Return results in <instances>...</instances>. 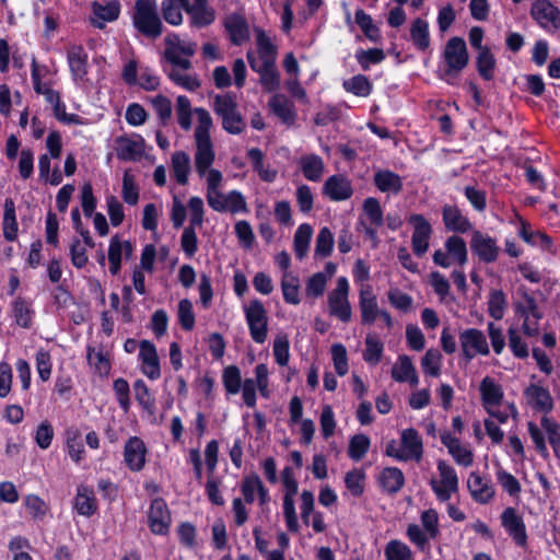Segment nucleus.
<instances>
[{"label": "nucleus", "mask_w": 560, "mask_h": 560, "mask_svg": "<svg viewBox=\"0 0 560 560\" xmlns=\"http://www.w3.org/2000/svg\"><path fill=\"white\" fill-rule=\"evenodd\" d=\"M247 59L252 70L260 75V83L265 90L268 92L276 91L280 85V77L276 65H264V62L256 60L250 52L247 55Z\"/></svg>", "instance_id": "14"}, {"label": "nucleus", "mask_w": 560, "mask_h": 560, "mask_svg": "<svg viewBox=\"0 0 560 560\" xmlns=\"http://www.w3.org/2000/svg\"><path fill=\"white\" fill-rule=\"evenodd\" d=\"M148 518L150 528L154 534L164 535L168 532L171 514L163 499L152 500Z\"/></svg>", "instance_id": "12"}, {"label": "nucleus", "mask_w": 560, "mask_h": 560, "mask_svg": "<svg viewBox=\"0 0 560 560\" xmlns=\"http://www.w3.org/2000/svg\"><path fill=\"white\" fill-rule=\"evenodd\" d=\"M172 170L176 182L186 185L190 171L189 155L183 151H177L172 155Z\"/></svg>", "instance_id": "38"}, {"label": "nucleus", "mask_w": 560, "mask_h": 560, "mask_svg": "<svg viewBox=\"0 0 560 560\" xmlns=\"http://www.w3.org/2000/svg\"><path fill=\"white\" fill-rule=\"evenodd\" d=\"M392 377L396 382H409L411 386H416L419 382L416 369L408 355H400L398 363L392 369Z\"/></svg>", "instance_id": "23"}, {"label": "nucleus", "mask_w": 560, "mask_h": 560, "mask_svg": "<svg viewBox=\"0 0 560 560\" xmlns=\"http://www.w3.org/2000/svg\"><path fill=\"white\" fill-rule=\"evenodd\" d=\"M442 354L436 349H429L421 359V366L425 374L439 376L441 373Z\"/></svg>", "instance_id": "46"}, {"label": "nucleus", "mask_w": 560, "mask_h": 560, "mask_svg": "<svg viewBox=\"0 0 560 560\" xmlns=\"http://www.w3.org/2000/svg\"><path fill=\"white\" fill-rule=\"evenodd\" d=\"M68 63L75 80L83 79L86 74L88 55L82 46H72L68 50Z\"/></svg>", "instance_id": "29"}, {"label": "nucleus", "mask_w": 560, "mask_h": 560, "mask_svg": "<svg viewBox=\"0 0 560 560\" xmlns=\"http://www.w3.org/2000/svg\"><path fill=\"white\" fill-rule=\"evenodd\" d=\"M283 299L287 303L296 305L300 303L299 280L290 275H284L281 282Z\"/></svg>", "instance_id": "50"}, {"label": "nucleus", "mask_w": 560, "mask_h": 560, "mask_svg": "<svg viewBox=\"0 0 560 560\" xmlns=\"http://www.w3.org/2000/svg\"><path fill=\"white\" fill-rule=\"evenodd\" d=\"M477 71L483 80L490 81L494 78L497 60L490 48L478 51L476 58Z\"/></svg>", "instance_id": "39"}, {"label": "nucleus", "mask_w": 560, "mask_h": 560, "mask_svg": "<svg viewBox=\"0 0 560 560\" xmlns=\"http://www.w3.org/2000/svg\"><path fill=\"white\" fill-rule=\"evenodd\" d=\"M145 453L147 448L143 441L137 436L130 438L124 450L127 466L133 471L141 470L145 463Z\"/></svg>", "instance_id": "17"}, {"label": "nucleus", "mask_w": 560, "mask_h": 560, "mask_svg": "<svg viewBox=\"0 0 560 560\" xmlns=\"http://www.w3.org/2000/svg\"><path fill=\"white\" fill-rule=\"evenodd\" d=\"M360 311L363 324H373L380 314L376 296L370 288L363 289L360 292Z\"/></svg>", "instance_id": "24"}, {"label": "nucleus", "mask_w": 560, "mask_h": 560, "mask_svg": "<svg viewBox=\"0 0 560 560\" xmlns=\"http://www.w3.org/2000/svg\"><path fill=\"white\" fill-rule=\"evenodd\" d=\"M3 236L7 241L13 242L18 235V222L15 218V206L11 198L4 201V214L2 221Z\"/></svg>", "instance_id": "36"}, {"label": "nucleus", "mask_w": 560, "mask_h": 560, "mask_svg": "<svg viewBox=\"0 0 560 560\" xmlns=\"http://www.w3.org/2000/svg\"><path fill=\"white\" fill-rule=\"evenodd\" d=\"M139 358L142 361V373L150 380H156L161 376L160 362L155 346L149 340H142L139 343Z\"/></svg>", "instance_id": "16"}, {"label": "nucleus", "mask_w": 560, "mask_h": 560, "mask_svg": "<svg viewBox=\"0 0 560 560\" xmlns=\"http://www.w3.org/2000/svg\"><path fill=\"white\" fill-rule=\"evenodd\" d=\"M524 395L528 405L547 416L553 409V399L550 392L537 384H530L526 387Z\"/></svg>", "instance_id": "13"}, {"label": "nucleus", "mask_w": 560, "mask_h": 560, "mask_svg": "<svg viewBox=\"0 0 560 560\" xmlns=\"http://www.w3.org/2000/svg\"><path fill=\"white\" fill-rule=\"evenodd\" d=\"M410 222L415 224L412 249L417 256H422L429 247L431 225L421 214L411 215Z\"/></svg>", "instance_id": "15"}, {"label": "nucleus", "mask_w": 560, "mask_h": 560, "mask_svg": "<svg viewBox=\"0 0 560 560\" xmlns=\"http://www.w3.org/2000/svg\"><path fill=\"white\" fill-rule=\"evenodd\" d=\"M383 349V343L376 337L368 335L363 352L364 361L373 365L377 364L382 359Z\"/></svg>", "instance_id": "45"}, {"label": "nucleus", "mask_w": 560, "mask_h": 560, "mask_svg": "<svg viewBox=\"0 0 560 560\" xmlns=\"http://www.w3.org/2000/svg\"><path fill=\"white\" fill-rule=\"evenodd\" d=\"M370 438L365 434H355L349 441L348 455L351 459L359 462L369 452Z\"/></svg>", "instance_id": "42"}, {"label": "nucleus", "mask_w": 560, "mask_h": 560, "mask_svg": "<svg viewBox=\"0 0 560 560\" xmlns=\"http://www.w3.org/2000/svg\"><path fill=\"white\" fill-rule=\"evenodd\" d=\"M116 154L122 161H137L143 154V141L135 140L128 137H118L116 139Z\"/></svg>", "instance_id": "20"}, {"label": "nucleus", "mask_w": 560, "mask_h": 560, "mask_svg": "<svg viewBox=\"0 0 560 560\" xmlns=\"http://www.w3.org/2000/svg\"><path fill=\"white\" fill-rule=\"evenodd\" d=\"M132 23L136 30L149 38H158L163 32L155 0H137L135 3Z\"/></svg>", "instance_id": "1"}, {"label": "nucleus", "mask_w": 560, "mask_h": 560, "mask_svg": "<svg viewBox=\"0 0 560 560\" xmlns=\"http://www.w3.org/2000/svg\"><path fill=\"white\" fill-rule=\"evenodd\" d=\"M410 39L419 50H425L430 46L429 23L421 18H417L410 25Z\"/></svg>", "instance_id": "31"}, {"label": "nucleus", "mask_w": 560, "mask_h": 560, "mask_svg": "<svg viewBox=\"0 0 560 560\" xmlns=\"http://www.w3.org/2000/svg\"><path fill=\"white\" fill-rule=\"evenodd\" d=\"M120 12V5L118 2L113 1L106 5L93 3V15L92 24L97 28H103L105 22H113L118 19Z\"/></svg>", "instance_id": "26"}, {"label": "nucleus", "mask_w": 560, "mask_h": 560, "mask_svg": "<svg viewBox=\"0 0 560 560\" xmlns=\"http://www.w3.org/2000/svg\"><path fill=\"white\" fill-rule=\"evenodd\" d=\"M24 504L32 517L36 521L44 520L47 512L49 511L47 503L36 494L26 495Z\"/></svg>", "instance_id": "51"}, {"label": "nucleus", "mask_w": 560, "mask_h": 560, "mask_svg": "<svg viewBox=\"0 0 560 560\" xmlns=\"http://www.w3.org/2000/svg\"><path fill=\"white\" fill-rule=\"evenodd\" d=\"M178 320L184 330H191L195 326V314L189 300L183 299L178 303Z\"/></svg>", "instance_id": "63"}, {"label": "nucleus", "mask_w": 560, "mask_h": 560, "mask_svg": "<svg viewBox=\"0 0 560 560\" xmlns=\"http://www.w3.org/2000/svg\"><path fill=\"white\" fill-rule=\"evenodd\" d=\"M541 428L545 430L548 436L549 444L551 445L556 455L560 448V424L553 419L544 416L540 421Z\"/></svg>", "instance_id": "49"}, {"label": "nucleus", "mask_w": 560, "mask_h": 560, "mask_svg": "<svg viewBox=\"0 0 560 560\" xmlns=\"http://www.w3.org/2000/svg\"><path fill=\"white\" fill-rule=\"evenodd\" d=\"M334 245V236L328 228H322L317 237L315 246V255L327 257L330 255Z\"/></svg>", "instance_id": "56"}, {"label": "nucleus", "mask_w": 560, "mask_h": 560, "mask_svg": "<svg viewBox=\"0 0 560 560\" xmlns=\"http://www.w3.org/2000/svg\"><path fill=\"white\" fill-rule=\"evenodd\" d=\"M182 4L178 0H164L162 2V13L164 20L172 25H179L183 22L180 12Z\"/></svg>", "instance_id": "53"}, {"label": "nucleus", "mask_w": 560, "mask_h": 560, "mask_svg": "<svg viewBox=\"0 0 560 560\" xmlns=\"http://www.w3.org/2000/svg\"><path fill=\"white\" fill-rule=\"evenodd\" d=\"M122 199L126 203L135 206L139 200V189L135 183L133 176L129 172H125L122 177Z\"/></svg>", "instance_id": "58"}, {"label": "nucleus", "mask_w": 560, "mask_h": 560, "mask_svg": "<svg viewBox=\"0 0 560 560\" xmlns=\"http://www.w3.org/2000/svg\"><path fill=\"white\" fill-rule=\"evenodd\" d=\"M213 110L222 119V127L226 132L240 135L245 129L246 122L238 113L236 101L231 94L217 95Z\"/></svg>", "instance_id": "2"}, {"label": "nucleus", "mask_w": 560, "mask_h": 560, "mask_svg": "<svg viewBox=\"0 0 560 560\" xmlns=\"http://www.w3.org/2000/svg\"><path fill=\"white\" fill-rule=\"evenodd\" d=\"M361 68L366 71L371 63H380L385 59V54L380 48H370L368 50H359L355 55Z\"/></svg>", "instance_id": "57"}, {"label": "nucleus", "mask_w": 560, "mask_h": 560, "mask_svg": "<svg viewBox=\"0 0 560 560\" xmlns=\"http://www.w3.org/2000/svg\"><path fill=\"white\" fill-rule=\"evenodd\" d=\"M501 523L515 544L524 547L527 544L526 526L514 508H506L501 514Z\"/></svg>", "instance_id": "10"}, {"label": "nucleus", "mask_w": 560, "mask_h": 560, "mask_svg": "<svg viewBox=\"0 0 560 560\" xmlns=\"http://www.w3.org/2000/svg\"><path fill=\"white\" fill-rule=\"evenodd\" d=\"M467 487L472 499L481 504H487L494 497L495 490L490 480L483 479L476 472H471L467 480Z\"/></svg>", "instance_id": "18"}, {"label": "nucleus", "mask_w": 560, "mask_h": 560, "mask_svg": "<svg viewBox=\"0 0 560 560\" xmlns=\"http://www.w3.org/2000/svg\"><path fill=\"white\" fill-rule=\"evenodd\" d=\"M275 115H277L284 124L292 125L295 120V112L293 103L283 95H275L269 101Z\"/></svg>", "instance_id": "32"}, {"label": "nucleus", "mask_w": 560, "mask_h": 560, "mask_svg": "<svg viewBox=\"0 0 560 560\" xmlns=\"http://www.w3.org/2000/svg\"><path fill=\"white\" fill-rule=\"evenodd\" d=\"M185 12L190 16V24L195 27H205L213 23L214 10L206 2L198 1L189 3L188 0H178Z\"/></svg>", "instance_id": "11"}, {"label": "nucleus", "mask_w": 560, "mask_h": 560, "mask_svg": "<svg viewBox=\"0 0 560 560\" xmlns=\"http://www.w3.org/2000/svg\"><path fill=\"white\" fill-rule=\"evenodd\" d=\"M506 306L505 295L502 290L492 291L488 302V311L494 319H501Z\"/></svg>", "instance_id": "59"}, {"label": "nucleus", "mask_w": 560, "mask_h": 560, "mask_svg": "<svg viewBox=\"0 0 560 560\" xmlns=\"http://www.w3.org/2000/svg\"><path fill=\"white\" fill-rule=\"evenodd\" d=\"M385 558L386 560H412V552L406 544L390 540L385 547Z\"/></svg>", "instance_id": "47"}, {"label": "nucleus", "mask_w": 560, "mask_h": 560, "mask_svg": "<svg viewBox=\"0 0 560 560\" xmlns=\"http://www.w3.org/2000/svg\"><path fill=\"white\" fill-rule=\"evenodd\" d=\"M382 489L390 494L397 493L405 483V476L397 467H386L380 475Z\"/></svg>", "instance_id": "30"}, {"label": "nucleus", "mask_w": 560, "mask_h": 560, "mask_svg": "<svg viewBox=\"0 0 560 560\" xmlns=\"http://www.w3.org/2000/svg\"><path fill=\"white\" fill-rule=\"evenodd\" d=\"M74 509L80 515L88 517L93 515L96 510L93 491L85 487H79L74 498Z\"/></svg>", "instance_id": "37"}, {"label": "nucleus", "mask_w": 560, "mask_h": 560, "mask_svg": "<svg viewBox=\"0 0 560 560\" xmlns=\"http://www.w3.org/2000/svg\"><path fill=\"white\" fill-rule=\"evenodd\" d=\"M443 222L448 231L465 233L470 230L469 220L462 214L455 206L446 205L443 207Z\"/></svg>", "instance_id": "22"}, {"label": "nucleus", "mask_w": 560, "mask_h": 560, "mask_svg": "<svg viewBox=\"0 0 560 560\" xmlns=\"http://www.w3.org/2000/svg\"><path fill=\"white\" fill-rule=\"evenodd\" d=\"M258 57L256 60L264 62V65L276 63L277 48L266 36L264 32L257 35Z\"/></svg>", "instance_id": "41"}, {"label": "nucleus", "mask_w": 560, "mask_h": 560, "mask_svg": "<svg viewBox=\"0 0 560 560\" xmlns=\"http://www.w3.org/2000/svg\"><path fill=\"white\" fill-rule=\"evenodd\" d=\"M459 345L463 355L470 361L476 355H488L490 353L486 335L477 328H468L459 334Z\"/></svg>", "instance_id": "6"}, {"label": "nucleus", "mask_w": 560, "mask_h": 560, "mask_svg": "<svg viewBox=\"0 0 560 560\" xmlns=\"http://www.w3.org/2000/svg\"><path fill=\"white\" fill-rule=\"evenodd\" d=\"M244 312L250 337L255 342L264 343L268 334V316L264 304L259 300H253Z\"/></svg>", "instance_id": "4"}, {"label": "nucleus", "mask_w": 560, "mask_h": 560, "mask_svg": "<svg viewBox=\"0 0 560 560\" xmlns=\"http://www.w3.org/2000/svg\"><path fill=\"white\" fill-rule=\"evenodd\" d=\"M323 192L334 201H341L351 197L352 187L342 175H332L325 182Z\"/></svg>", "instance_id": "19"}, {"label": "nucleus", "mask_w": 560, "mask_h": 560, "mask_svg": "<svg viewBox=\"0 0 560 560\" xmlns=\"http://www.w3.org/2000/svg\"><path fill=\"white\" fill-rule=\"evenodd\" d=\"M530 15L544 28H560V10L547 0L534 2Z\"/></svg>", "instance_id": "9"}, {"label": "nucleus", "mask_w": 560, "mask_h": 560, "mask_svg": "<svg viewBox=\"0 0 560 560\" xmlns=\"http://www.w3.org/2000/svg\"><path fill=\"white\" fill-rule=\"evenodd\" d=\"M151 104L160 118L161 122L165 125L172 116V103L164 95H156L151 98Z\"/></svg>", "instance_id": "64"}, {"label": "nucleus", "mask_w": 560, "mask_h": 560, "mask_svg": "<svg viewBox=\"0 0 560 560\" xmlns=\"http://www.w3.org/2000/svg\"><path fill=\"white\" fill-rule=\"evenodd\" d=\"M470 248L486 264L495 261L500 253V247L497 245L495 240L480 231L472 233Z\"/></svg>", "instance_id": "8"}, {"label": "nucleus", "mask_w": 560, "mask_h": 560, "mask_svg": "<svg viewBox=\"0 0 560 560\" xmlns=\"http://www.w3.org/2000/svg\"><path fill=\"white\" fill-rule=\"evenodd\" d=\"M313 230L310 224H301L294 234V252L299 259L305 257L308 250Z\"/></svg>", "instance_id": "40"}, {"label": "nucleus", "mask_w": 560, "mask_h": 560, "mask_svg": "<svg viewBox=\"0 0 560 560\" xmlns=\"http://www.w3.org/2000/svg\"><path fill=\"white\" fill-rule=\"evenodd\" d=\"M374 184L383 192L398 194L402 189L401 177L388 170L375 172Z\"/></svg>", "instance_id": "27"}, {"label": "nucleus", "mask_w": 560, "mask_h": 560, "mask_svg": "<svg viewBox=\"0 0 560 560\" xmlns=\"http://www.w3.org/2000/svg\"><path fill=\"white\" fill-rule=\"evenodd\" d=\"M349 283L345 277L337 280L336 288L328 294V307L330 315L343 323L351 319L352 311L348 300Z\"/></svg>", "instance_id": "5"}, {"label": "nucleus", "mask_w": 560, "mask_h": 560, "mask_svg": "<svg viewBox=\"0 0 560 560\" xmlns=\"http://www.w3.org/2000/svg\"><path fill=\"white\" fill-rule=\"evenodd\" d=\"M497 480L511 497H518L522 491L520 481L512 474L503 469L497 471Z\"/></svg>", "instance_id": "61"}, {"label": "nucleus", "mask_w": 560, "mask_h": 560, "mask_svg": "<svg viewBox=\"0 0 560 560\" xmlns=\"http://www.w3.org/2000/svg\"><path fill=\"white\" fill-rule=\"evenodd\" d=\"M223 385L229 394H237L241 388L242 378L241 371L235 365H230L224 369L222 375Z\"/></svg>", "instance_id": "52"}, {"label": "nucleus", "mask_w": 560, "mask_h": 560, "mask_svg": "<svg viewBox=\"0 0 560 560\" xmlns=\"http://www.w3.org/2000/svg\"><path fill=\"white\" fill-rule=\"evenodd\" d=\"M355 22L370 40H378V28L373 24L372 18L363 10L359 9L355 11Z\"/></svg>", "instance_id": "54"}, {"label": "nucleus", "mask_w": 560, "mask_h": 560, "mask_svg": "<svg viewBox=\"0 0 560 560\" xmlns=\"http://www.w3.org/2000/svg\"><path fill=\"white\" fill-rule=\"evenodd\" d=\"M401 446L408 455V459L412 458L419 462L422 457L423 445L419 433L412 429H406L401 432Z\"/></svg>", "instance_id": "25"}, {"label": "nucleus", "mask_w": 560, "mask_h": 560, "mask_svg": "<svg viewBox=\"0 0 560 560\" xmlns=\"http://www.w3.org/2000/svg\"><path fill=\"white\" fill-rule=\"evenodd\" d=\"M197 151L195 166L199 176H205L214 160V151L211 139L196 140Z\"/></svg>", "instance_id": "21"}, {"label": "nucleus", "mask_w": 560, "mask_h": 560, "mask_svg": "<svg viewBox=\"0 0 560 560\" xmlns=\"http://www.w3.org/2000/svg\"><path fill=\"white\" fill-rule=\"evenodd\" d=\"M304 176L312 182H318L324 172V162L316 154H308L301 158L300 161Z\"/></svg>", "instance_id": "35"}, {"label": "nucleus", "mask_w": 560, "mask_h": 560, "mask_svg": "<svg viewBox=\"0 0 560 560\" xmlns=\"http://www.w3.org/2000/svg\"><path fill=\"white\" fill-rule=\"evenodd\" d=\"M438 470L441 480L432 479L430 481L431 488L440 501H447L451 499L452 493L458 490V477L453 467L447 465L444 460H439Z\"/></svg>", "instance_id": "7"}, {"label": "nucleus", "mask_w": 560, "mask_h": 560, "mask_svg": "<svg viewBox=\"0 0 560 560\" xmlns=\"http://www.w3.org/2000/svg\"><path fill=\"white\" fill-rule=\"evenodd\" d=\"M363 211L372 225L378 228L383 224V211L380 201L376 198H366L363 202Z\"/></svg>", "instance_id": "55"}, {"label": "nucleus", "mask_w": 560, "mask_h": 560, "mask_svg": "<svg viewBox=\"0 0 560 560\" xmlns=\"http://www.w3.org/2000/svg\"><path fill=\"white\" fill-rule=\"evenodd\" d=\"M225 27L230 34L231 42L241 45L248 38V27L245 20L237 14H233L226 19Z\"/></svg>", "instance_id": "34"}, {"label": "nucleus", "mask_w": 560, "mask_h": 560, "mask_svg": "<svg viewBox=\"0 0 560 560\" xmlns=\"http://www.w3.org/2000/svg\"><path fill=\"white\" fill-rule=\"evenodd\" d=\"M343 88L357 96L366 97L372 91V84L363 74H357L343 82Z\"/></svg>", "instance_id": "43"}, {"label": "nucleus", "mask_w": 560, "mask_h": 560, "mask_svg": "<svg viewBox=\"0 0 560 560\" xmlns=\"http://www.w3.org/2000/svg\"><path fill=\"white\" fill-rule=\"evenodd\" d=\"M445 249L453 262L464 266L468 260L467 246L464 238L453 235L445 241Z\"/></svg>", "instance_id": "33"}, {"label": "nucleus", "mask_w": 560, "mask_h": 560, "mask_svg": "<svg viewBox=\"0 0 560 560\" xmlns=\"http://www.w3.org/2000/svg\"><path fill=\"white\" fill-rule=\"evenodd\" d=\"M195 113L198 117V125L195 129V140H205L210 138V129L212 127V118L205 108H196Z\"/></svg>", "instance_id": "48"}, {"label": "nucleus", "mask_w": 560, "mask_h": 560, "mask_svg": "<svg viewBox=\"0 0 560 560\" xmlns=\"http://www.w3.org/2000/svg\"><path fill=\"white\" fill-rule=\"evenodd\" d=\"M480 393L486 409L499 406L503 398L502 387L489 376L481 381Z\"/></svg>", "instance_id": "28"}, {"label": "nucleus", "mask_w": 560, "mask_h": 560, "mask_svg": "<svg viewBox=\"0 0 560 560\" xmlns=\"http://www.w3.org/2000/svg\"><path fill=\"white\" fill-rule=\"evenodd\" d=\"M122 244L117 236L112 237L108 248L109 271L117 275L120 270Z\"/></svg>", "instance_id": "60"}, {"label": "nucleus", "mask_w": 560, "mask_h": 560, "mask_svg": "<svg viewBox=\"0 0 560 560\" xmlns=\"http://www.w3.org/2000/svg\"><path fill=\"white\" fill-rule=\"evenodd\" d=\"M135 396L139 405L151 415L154 413L155 400L152 397L148 386L142 380H137L133 384Z\"/></svg>", "instance_id": "44"}, {"label": "nucleus", "mask_w": 560, "mask_h": 560, "mask_svg": "<svg viewBox=\"0 0 560 560\" xmlns=\"http://www.w3.org/2000/svg\"><path fill=\"white\" fill-rule=\"evenodd\" d=\"M443 57L446 69L441 79L448 81V77H456L468 65L469 55L465 40L462 37L450 38L444 47Z\"/></svg>", "instance_id": "3"}, {"label": "nucleus", "mask_w": 560, "mask_h": 560, "mask_svg": "<svg viewBox=\"0 0 560 560\" xmlns=\"http://www.w3.org/2000/svg\"><path fill=\"white\" fill-rule=\"evenodd\" d=\"M13 313L15 317V322L19 326L23 328H28L32 324V311L28 307L27 303L21 299L18 298L13 302Z\"/></svg>", "instance_id": "62"}]
</instances>
